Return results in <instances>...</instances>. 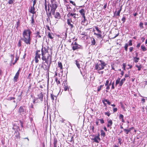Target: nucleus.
<instances>
[{
	"label": "nucleus",
	"instance_id": "33",
	"mask_svg": "<svg viewBox=\"0 0 147 147\" xmlns=\"http://www.w3.org/2000/svg\"><path fill=\"white\" fill-rule=\"evenodd\" d=\"M121 78H120L118 77L117 80L115 82V86H117V85L119 84V83L120 82V81Z\"/></svg>",
	"mask_w": 147,
	"mask_h": 147
},
{
	"label": "nucleus",
	"instance_id": "14",
	"mask_svg": "<svg viewBox=\"0 0 147 147\" xmlns=\"http://www.w3.org/2000/svg\"><path fill=\"white\" fill-rule=\"evenodd\" d=\"M47 36L48 38L51 40H53L55 36V34L50 32H47Z\"/></svg>",
	"mask_w": 147,
	"mask_h": 147
},
{
	"label": "nucleus",
	"instance_id": "23",
	"mask_svg": "<svg viewBox=\"0 0 147 147\" xmlns=\"http://www.w3.org/2000/svg\"><path fill=\"white\" fill-rule=\"evenodd\" d=\"M122 6L121 5L120 7V9L119 11H118L117 13H116V11H115V13H114L115 16H120V14L121 11L122 10Z\"/></svg>",
	"mask_w": 147,
	"mask_h": 147
},
{
	"label": "nucleus",
	"instance_id": "49",
	"mask_svg": "<svg viewBox=\"0 0 147 147\" xmlns=\"http://www.w3.org/2000/svg\"><path fill=\"white\" fill-rule=\"evenodd\" d=\"M15 98L14 97H9L7 99V100H8L10 101L12 100H14L15 99Z\"/></svg>",
	"mask_w": 147,
	"mask_h": 147
},
{
	"label": "nucleus",
	"instance_id": "37",
	"mask_svg": "<svg viewBox=\"0 0 147 147\" xmlns=\"http://www.w3.org/2000/svg\"><path fill=\"white\" fill-rule=\"evenodd\" d=\"M77 67L79 69H80V65L79 63V62L77 60H76L75 61Z\"/></svg>",
	"mask_w": 147,
	"mask_h": 147
},
{
	"label": "nucleus",
	"instance_id": "22",
	"mask_svg": "<svg viewBox=\"0 0 147 147\" xmlns=\"http://www.w3.org/2000/svg\"><path fill=\"white\" fill-rule=\"evenodd\" d=\"M58 67H59L60 68L61 72V73H63V65L62 63L61 62L59 61L58 63Z\"/></svg>",
	"mask_w": 147,
	"mask_h": 147
},
{
	"label": "nucleus",
	"instance_id": "10",
	"mask_svg": "<svg viewBox=\"0 0 147 147\" xmlns=\"http://www.w3.org/2000/svg\"><path fill=\"white\" fill-rule=\"evenodd\" d=\"M24 106H21L18 109V112L20 115L26 114V111L24 109Z\"/></svg>",
	"mask_w": 147,
	"mask_h": 147
},
{
	"label": "nucleus",
	"instance_id": "44",
	"mask_svg": "<svg viewBox=\"0 0 147 147\" xmlns=\"http://www.w3.org/2000/svg\"><path fill=\"white\" fill-rule=\"evenodd\" d=\"M20 20H18L16 24V28H18L20 26Z\"/></svg>",
	"mask_w": 147,
	"mask_h": 147
},
{
	"label": "nucleus",
	"instance_id": "26",
	"mask_svg": "<svg viewBox=\"0 0 147 147\" xmlns=\"http://www.w3.org/2000/svg\"><path fill=\"white\" fill-rule=\"evenodd\" d=\"M136 67L138 68V70L140 71L141 70V69L142 68L143 66L141 64H140L139 65L136 64L135 65Z\"/></svg>",
	"mask_w": 147,
	"mask_h": 147
},
{
	"label": "nucleus",
	"instance_id": "29",
	"mask_svg": "<svg viewBox=\"0 0 147 147\" xmlns=\"http://www.w3.org/2000/svg\"><path fill=\"white\" fill-rule=\"evenodd\" d=\"M125 80V78L122 79L120 81V82L119 84V86H121Z\"/></svg>",
	"mask_w": 147,
	"mask_h": 147
},
{
	"label": "nucleus",
	"instance_id": "5",
	"mask_svg": "<svg viewBox=\"0 0 147 147\" xmlns=\"http://www.w3.org/2000/svg\"><path fill=\"white\" fill-rule=\"evenodd\" d=\"M94 28L96 31V32H94V35L96 36L98 38L101 39L102 38V32L98 27L97 26H94Z\"/></svg>",
	"mask_w": 147,
	"mask_h": 147
},
{
	"label": "nucleus",
	"instance_id": "48",
	"mask_svg": "<svg viewBox=\"0 0 147 147\" xmlns=\"http://www.w3.org/2000/svg\"><path fill=\"white\" fill-rule=\"evenodd\" d=\"M55 80L57 83V84H60V81L58 80V78L57 77H56V78H55Z\"/></svg>",
	"mask_w": 147,
	"mask_h": 147
},
{
	"label": "nucleus",
	"instance_id": "8",
	"mask_svg": "<svg viewBox=\"0 0 147 147\" xmlns=\"http://www.w3.org/2000/svg\"><path fill=\"white\" fill-rule=\"evenodd\" d=\"M71 45L73 46L72 49L74 51L80 49L81 47V46L78 45L76 42H75L74 43L72 42Z\"/></svg>",
	"mask_w": 147,
	"mask_h": 147
},
{
	"label": "nucleus",
	"instance_id": "15",
	"mask_svg": "<svg viewBox=\"0 0 147 147\" xmlns=\"http://www.w3.org/2000/svg\"><path fill=\"white\" fill-rule=\"evenodd\" d=\"M54 15V17L57 19H60L61 18V16L59 12H57L55 13L54 12V13H52V15Z\"/></svg>",
	"mask_w": 147,
	"mask_h": 147
},
{
	"label": "nucleus",
	"instance_id": "9",
	"mask_svg": "<svg viewBox=\"0 0 147 147\" xmlns=\"http://www.w3.org/2000/svg\"><path fill=\"white\" fill-rule=\"evenodd\" d=\"M67 23L68 26L71 29H72L74 27V23L72 22V18H69L67 20Z\"/></svg>",
	"mask_w": 147,
	"mask_h": 147
},
{
	"label": "nucleus",
	"instance_id": "38",
	"mask_svg": "<svg viewBox=\"0 0 147 147\" xmlns=\"http://www.w3.org/2000/svg\"><path fill=\"white\" fill-rule=\"evenodd\" d=\"M54 97L56 98V96L54 95L53 93L51 94V98L53 101L54 100Z\"/></svg>",
	"mask_w": 147,
	"mask_h": 147
},
{
	"label": "nucleus",
	"instance_id": "46",
	"mask_svg": "<svg viewBox=\"0 0 147 147\" xmlns=\"http://www.w3.org/2000/svg\"><path fill=\"white\" fill-rule=\"evenodd\" d=\"M105 114L106 115H107L108 117H109L111 113H110V112L109 111L108 112H105Z\"/></svg>",
	"mask_w": 147,
	"mask_h": 147
},
{
	"label": "nucleus",
	"instance_id": "21",
	"mask_svg": "<svg viewBox=\"0 0 147 147\" xmlns=\"http://www.w3.org/2000/svg\"><path fill=\"white\" fill-rule=\"evenodd\" d=\"M64 84V90L65 91H66L67 90H69V88L68 86V85L66 82V81L64 83H63Z\"/></svg>",
	"mask_w": 147,
	"mask_h": 147
},
{
	"label": "nucleus",
	"instance_id": "61",
	"mask_svg": "<svg viewBox=\"0 0 147 147\" xmlns=\"http://www.w3.org/2000/svg\"><path fill=\"white\" fill-rule=\"evenodd\" d=\"M128 45L129 46H131L132 45V40H130L129 41Z\"/></svg>",
	"mask_w": 147,
	"mask_h": 147
},
{
	"label": "nucleus",
	"instance_id": "60",
	"mask_svg": "<svg viewBox=\"0 0 147 147\" xmlns=\"http://www.w3.org/2000/svg\"><path fill=\"white\" fill-rule=\"evenodd\" d=\"M14 0H9L8 1V3L9 4H12Z\"/></svg>",
	"mask_w": 147,
	"mask_h": 147
},
{
	"label": "nucleus",
	"instance_id": "19",
	"mask_svg": "<svg viewBox=\"0 0 147 147\" xmlns=\"http://www.w3.org/2000/svg\"><path fill=\"white\" fill-rule=\"evenodd\" d=\"M38 98H36V100H38L39 99H40V102H42L43 99V95L42 92H41L38 95Z\"/></svg>",
	"mask_w": 147,
	"mask_h": 147
},
{
	"label": "nucleus",
	"instance_id": "43",
	"mask_svg": "<svg viewBox=\"0 0 147 147\" xmlns=\"http://www.w3.org/2000/svg\"><path fill=\"white\" fill-rule=\"evenodd\" d=\"M97 120L98 121H100V123L102 124L104 123H105L103 119H97Z\"/></svg>",
	"mask_w": 147,
	"mask_h": 147
},
{
	"label": "nucleus",
	"instance_id": "30",
	"mask_svg": "<svg viewBox=\"0 0 147 147\" xmlns=\"http://www.w3.org/2000/svg\"><path fill=\"white\" fill-rule=\"evenodd\" d=\"M119 119H121V121L123 123L125 122V121L124 119V116L123 115L121 114H120L119 115Z\"/></svg>",
	"mask_w": 147,
	"mask_h": 147
},
{
	"label": "nucleus",
	"instance_id": "55",
	"mask_svg": "<svg viewBox=\"0 0 147 147\" xmlns=\"http://www.w3.org/2000/svg\"><path fill=\"white\" fill-rule=\"evenodd\" d=\"M124 131L125 132L126 134H128L129 132V130L128 129H123Z\"/></svg>",
	"mask_w": 147,
	"mask_h": 147
},
{
	"label": "nucleus",
	"instance_id": "39",
	"mask_svg": "<svg viewBox=\"0 0 147 147\" xmlns=\"http://www.w3.org/2000/svg\"><path fill=\"white\" fill-rule=\"evenodd\" d=\"M57 139L55 137H54L53 139V145H56L57 144Z\"/></svg>",
	"mask_w": 147,
	"mask_h": 147
},
{
	"label": "nucleus",
	"instance_id": "27",
	"mask_svg": "<svg viewBox=\"0 0 147 147\" xmlns=\"http://www.w3.org/2000/svg\"><path fill=\"white\" fill-rule=\"evenodd\" d=\"M31 20H30L32 26L34 25L35 21L34 19V15H32L31 17Z\"/></svg>",
	"mask_w": 147,
	"mask_h": 147
},
{
	"label": "nucleus",
	"instance_id": "52",
	"mask_svg": "<svg viewBox=\"0 0 147 147\" xmlns=\"http://www.w3.org/2000/svg\"><path fill=\"white\" fill-rule=\"evenodd\" d=\"M126 19V18L125 16H123L122 18V19H121V20L123 22H122L123 23H124L125 22V21Z\"/></svg>",
	"mask_w": 147,
	"mask_h": 147
},
{
	"label": "nucleus",
	"instance_id": "11",
	"mask_svg": "<svg viewBox=\"0 0 147 147\" xmlns=\"http://www.w3.org/2000/svg\"><path fill=\"white\" fill-rule=\"evenodd\" d=\"M49 50L48 48L46 47H42L41 49V55H46V54H50L48 53V51Z\"/></svg>",
	"mask_w": 147,
	"mask_h": 147
},
{
	"label": "nucleus",
	"instance_id": "41",
	"mask_svg": "<svg viewBox=\"0 0 147 147\" xmlns=\"http://www.w3.org/2000/svg\"><path fill=\"white\" fill-rule=\"evenodd\" d=\"M121 105V107L123 111H125L126 110L125 109V108L123 104V103L121 102L120 103Z\"/></svg>",
	"mask_w": 147,
	"mask_h": 147
},
{
	"label": "nucleus",
	"instance_id": "4",
	"mask_svg": "<svg viewBox=\"0 0 147 147\" xmlns=\"http://www.w3.org/2000/svg\"><path fill=\"white\" fill-rule=\"evenodd\" d=\"M42 55V59L43 60V61L45 62H49V61L50 64L52 62V56L50 54H46Z\"/></svg>",
	"mask_w": 147,
	"mask_h": 147
},
{
	"label": "nucleus",
	"instance_id": "45",
	"mask_svg": "<svg viewBox=\"0 0 147 147\" xmlns=\"http://www.w3.org/2000/svg\"><path fill=\"white\" fill-rule=\"evenodd\" d=\"M128 46V45L127 43H126L125 44L124 46L125 50L126 51H127V48Z\"/></svg>",
	"mask_w": 147,
	"mask_h": 147
},
{
	"label": "nucleus",
	"instance_id": "58",
	"mask_svg": "<svg viewBox=\"0 0 147 147\" xmlns=\"http://www.w3.org/2000/svg\"><path fill=\"white\" fill-rule=\"evenodd\" d=\"M31 75H32V74L31 73H30L27 78L28 79H29V80H30L31 78Z\"/></svg>",
	"mask_w": 147,
	"mask_h": 147
},
{
	"label": "nucleus",
	"instance_id": "63",
	"mask_svg": "<svg viewBox=\"0 0 147 147\" xmlns=\"http://www.w3.org/2000/svg\"><path fill=\"white\" fill-rule=\"evenodd\" d=\"M70 3L72 4L74 6H76V3H75L73 1H70Z\"/></svg>",
	"mask_w": 147,
	"mask_h": 147
},
{
	"label": "nucleus",
	"instance_id": "32",
	"mask_svg": "<svg viewBox=\"0 0 147 147\" xmlns=\"http://www.w3.org/2000/svg\"><path fill=\"white\" fill-rule=\"evenodd\" d=\"M47 0H45L44 6L46 13H47Z\"/></svg>",
	"mask_w": 147,
	"mask_h": 147
},
{
	"label": "nucleus",
	"instance_id": "25",
	"mask_svg": "<svg viewBox=\"0 0 147 147\" xmlns=\"http://www.w3.org/2000/svg\"><path fill=\"white\" fill-rule=\"evenodd\" d=\"M14 134L15 135V136L17 139H20V133L18 131H15L14 133Z\"/></svg>",
	"mask_w": 147,
	"mask_h": 147
},
{
	"label": "nucleus",
	"instance_id": "47",
	"mask_svg": "<svg viewBox=\"0 0 147 147\" xmlns=\"http://www.w3.org/2000/svg\"><path fill=\"white\" fill-rule=\"evenodd\" d=\"M111 82H112V81H111ZM111 89H115V86H114V81L112 83H111Z\"/></svg>",
	"mask_w": 147,
	"mask_h": 147
},
{
	"label": "nucleus",
	"instance_id": "34",
	"mask_svg": "<svg viewBox=\"0 0 147 147\" xmlns=\"http://www.w3.org/2000/svg\"><path fill=\"white\" fill-rule=\"evenodd\" d=\"M111 85V81L110 82L109 85H108V86H106V92H108V90H109L110 89V86Z\"/></svg>",
	"mask_w": 147,
	"mask_h": 147
},
{
	"label": "nucleus",
	"instance_id": "62",
	"mask_svg": "<svg viewBox=\"0 0 147 147\" xmlns=\"http://www.w3.org/2000/svg\"><path fill=\"white\" fill-rule=\"evenodd\" d=\"M129 51L130 52H132L133 51V47H130L129 48Z\"/></svg>",
	"mask_w": 147,
	"mask_h": 147
},
{
	"label": "nucleus",
	"instance_id": "53",
	"mask_svg": "<svg viewBox=\"0 0 147 147\" xmlns=\"http://www.w3.org/2000/svg\"><path fill=\"white\" fill-rule=\"evenodd\" d=\"M72 10L70 6H68L67 7V10L69 12H70Z\"/></svg>",
	"mask_w": 147,
	"mask_h": 147
},
{
	"label": "nucleus",
	"instance_id": "18",
	"mask_svg": "<svg viewBox=\"0 0 147 147\" xmlns=\"http://www.w3.org/2000/svg\"><path fill=\"white\" fill-rule=\"evenodd\" d=\"M91 140L93 141L94 142H95L97 143H98L100 141V138L97 137L96 136L94 138H92Z\"/></svg>",
	"mask_w": 147,
	"mask_h": 147
},
{
	"label": "nucleus",
	"instance_id": "7",
	"mask_svg": "<svg viewBox=\"0 0 147 147\" xmlns=\"http://www.w3.org/2000/svg\"><path fill=\"white\" fill-rule=\"evenodd\" d=\"M40 53V50H37L35 52V56L34 57V59L36 63H38L39 61V59H40V56L41 54Z\"/></svg>",
	"mask_w": 147,
	"mask_h": 147
},
{
	"label": "nucleus",
	"instance_id": "54",
	"mask_svg": "<svg viewBox=\"0 0 147 147\" xmlns=\"http://www.w3.org/2000/svg\"><path fill=\"white\" fill-rule=\"evenodd\" d=\"M122 140V139L120 138L118 139V143L120 145H121L122 144V142H121Z\"/></svg>",
	"mask_w": 147,
	"mask_h": 147
},
{
	"label": "nucleus",
	"instance_id": "40",
	"mask_svg": "<svg viewBox=\"0 0 147 147\" xmlns=\"http://www.w3.org/2000/svg\"><path fill=\"white\" fill-rule=\"evenodd\" d=\"M23 92H21V94L20 95L18 96L17 100L18 101H20L22 99V97L21 95L22 94Z\"/></svg>",
	"mask_w": 147,
	"mask_h": 147
},
{
	"label": "nucleus",
	"instance_id": "12",
	"mask_svg": "<svg viewBox=\"0 0 147 147\" xmlns=\"http://www.w3.org/2000/svg\"><path fill=\"white\" fill-rule=\"evenodd\" d=\"M35 9L34 7L33 6H31L30 7L29 9V12L33 14V15H34V14L36 13V11H35Z\"/></svg>",
	"mask_w": 147,
	"mask_h": 147
},
{
	"label": "nucleus",
	"instance_id": "31",
	"mask_svg": "<svg viewBox=\"0 0 147 147\" xmlns=\"http://www.w3.org/2000/svg\"><path fill=\"white\" fill-rule=\"evenodd\" d=\"M139 59H140L139 57H133L134 61L135 63H137L138 62Z\"/></svg>",
	"mask_w": 147,
	"mask_h": 147
},
{
	"label": "nucleus",
	"instance_id": "51",
	"mask_svg": "<svg viewBox=\"0 0 147 147\" xmlns=\"http://www.w3.org/2000/svg\"><path fill=\"white\" fill-rule=\"evenodd\" d=\"M67 15L68 17H70L71 16L73 17V13H70V12L68 13Z\"/></svg>",
	"mask_w": 147,
	"mask_h": 147
},
{
	"label": "nucleus",
	"instance_id": "42",
	"mask_svg": "<svg viewBox=\"0 0 147 147\" xmlns=\"http://www.w3.org/2000/svg\"><path fill=\"white\" fill-rule=\"evenodd\" d=\"M104 86V85H101L99 86L97 88V91L98 92L100 91L102 87Z\"/></svg>",
	"mask_w": 147,
	"mask_h": 147
},
{
	"label": "nucleus",
	"instance_id": "56",
	"mask_svg": "<svg viewBox=\"0 0 147 147\" xmlns=\"http://www.w3.org/2000/svg\"><path fill=\"white\" fill-rule=\"evenodd\" d=\"M109 84V80H108L106 81V82L105 83V86H108Z\"/></svg>",
	"mask_w": 147,
	"mask_h": 147
},
{
	"label": "nucleus",
	"instance_id": "64",
	"mask_svg": "<svg viewBox=\"0 0 147 147\" xmlns=\"http://www.w3.org/2000/svg\"><path fill=\"white\" fill-rule=\"evenodd\" d=\"M33 0V4L32 6L34 7V5L36 3V0Z\"/></svg>",
	"mask_w": 147,
	"mask_h": 147
},
{
	"label": "nucleus",
	"instance_id": "36",
	"mask_svg": "<svg viewBox=\"0 0 147 147\" xmlns=\"http://www.w3.org/2000/svg\"><path fill=\"white\" fill-rule=\"evenodd\" d=\"M141 48L142 51H146L147 50L146 47L144 45H142L141 46Z\"/></svg>",
	"mask_w": 147,
	"mask_h": 147
},
{
	"label": "nucleus",
	"instance_id": "35",
	"mask_svg": "<svg viewBox=\"0 0 147 147\" xmlns=\"http://www.w3.org/2000/svg\"><path fill=\"white\" fill-rule=\"evenodd\" d=\"M101 135L103 137H105L106 135L105 133L103 130H101L100 131Z\"/></svg>",
	"mask_w": 147,
	"mask_h": 147
},
{
	"label": "nucleus",
	"instance_id": "13",
	"mask_svg": "<svg viewBox=\"0 0 147 147\" xmlns=\"http://www.w3.org/2000/svg\"><path fill=\"white\" fill-rule=\"evenodd\" d=\"M20 72V70L19 69L17 71L15 76L13 78V82H16L17 81V79H18Z\"/></svg>",
	"mask_w": 147,
	"mask_h": 147
},
{
	"label": "nucleus",
	"instance_id": "24",
	"mask_svg": "<svg viewBox=\"0 0 147 147\" xmlns=\"http://www.w3.org/2000/svg\"><path fill=\"white\" fill-rule=\"evenodd\" d=\"M35 35H36V37L38 38H41L42 36V35H41L40 34V33L39 31H38L36 32L35 34Z\"/></svg>",
	"mask_w": 147,
	"mask_h": 147
},
{
	"label": "nucleus",
	"instance_id": "16",
	"mask_svg": "<svg viewBox=\"0 0 147 147\" xmlns=\"http://www.w3.org/2000/svg\"><path fill=\"white\" fill-rule=\"evenodd\" d=\"M107 127H109L110 129L112 128L111 126H112L113 123V121L111 119H108L107 120Z\"/></svg>",
	"mask_w": 147,
	"mask_h": 147
},
{
	"label": "nucleus",
	"instance_id": "17",
	"mask_svg": "<svg viewBox=\"0 0 147 147\" xmlns=\"http://www.w3.org/2000/svg\"><path fill=\"white\" fill-rule=\"evenodd\" d=\"M80 15L82 17L85 16L86 10L84 9H80L79 11Z\"/></svg>",
	"mask_w": 147,
	"mask_h": 147
},
{
	"label": "nucleus",
	"instance_id": "59",
	"mask_svg": "<svg viewBox=\"0 0 147 147\" xmlns=\"http://www.w3.org/2000/svg\"><path fill=\"white\" fill-rule=\"evenodd\" d=\"M104 100L105 101V102H107L108 104L109 105H110L111 102H110L109 101V100H108L107 99H104Z\"/></svg>",
	"mask_w": 147,
	"mask_h": 147
},
{
	"label": "nucleus",
	"instance_id": "28",
	"mask_svg": "<svg viewBox=\"0 0 147 147\" xmlns=\"http://www.w3.org/2000/svg\"><path fill=\"white\" fill-rule=\"evenodd\" d=\"M92 45H95L96 44L95 40L94 38L92 37L91 39Z\"/></svg>",
	"mask_w": 147,
	"mask_h": 147
},
{
	"label": "nucleus",
	"instance_id": "57",
	"mask_svg": "<svg viewBox=\"0 0 147 147\" xmlns=\"http://www.w3.org/2000/svg\"><path fill=\"white\" fill-rule=\"evenodd\" d=\"M123 67L122 68L124 70H125V67H126V63H123Z\"/></svg>",
	"mask_w": 147,
	"mask_h": 147
},
{
	"label": "nucleus",
	"instance_id": "2",
	"mask_svg": "<svg viewBox=\"0 0 147 147\" xmlns=\"http://www.w3.org/2000/svg\"><path fill=\"white\" fill-rule=\"evenodd\" d=\"M51 3L47 5V13L48 18H52V13H54L58 7V3L56 1H50Z\"/></svg>",
	"mask_w": 147,
	"mask_h": 147
},
{
	"label": "nucleus",
	"instance_id": "20",
	"mask_svg": "<svg viewBox=\"0 0 147 147\" xmlns=\"http://www.w3.org/2000/svg\"><path fill=\"white\" fill-rule=\"evenodd\" d=\"M83 18V19L82 20L81 24L82 25H85V24L86 22H88V20L86 19V16H83L82 17Z\"/></svg>",
	"mask_w": 147,
	"mask_h": 147
},
{
	"label": "nucleus",
	"instance_id": "3",
	"mask_svg": "<svg viewBox=\"0 0 147 147\" xmlns=\"http://www.w3.org/2000/svg\"><path fill=\"white\" fill-rule=\"evenodd\" d=\"M98 62L95 64L94 68L97 71H99L103 69L106 66L107 64L105 62L102 60H99Z\"/></svg>",
	"mask_w": 147,
	"mask_h": 147
},
{
	"label": "nucleus",
	"instance_id": "6",
	"mask_svg": "<svg viewBox=\"0 0 147 147\" xmlns=\"http://www.w3.org/2000/svg\"><path fill=\"white\" fill-rule=\"evenodd\" d=\"M50 63L49 64V62H45L43 61L42 62V65L41 67L45 70H47L48 72V75L49 74V71L50 65Z\"/></svg>",
	"mask_w": 147,
	"mask_h": 147
},
{
	"label": "nucleus",
	"instance_id": "1",
	"mask_svg": "<svg viewBox=\"0 0 147 147\" xmlns=\"http://www.w3.org/2000/svg\"><path fill=\"white\" fill-rule=\"evenodd\" d=\"M32 32L30 29H25L22 32L23 38L18 40V46L19 47H22V40L24 41L27 45H29L31 43V34Z\"/></svg>",
	"mask_w": 147,
	"mask_h": 147
},
{
	"label": "nucleus",
	"instance_id": "50",
	"mask_svg": "<svg viewBox=\"0 0 147 147\" xmlns=\"http://www.w3.org/2000/svg\"><path fill=\"white\" fill-rule=\"evenodd\" d=\"M143 25V24L142 22H141L140 23V24H139V26L141 28V29L144 28Z\"/></svg>",
	"mask_w": 147,
	"mask_h": 147
}]
</instances>
